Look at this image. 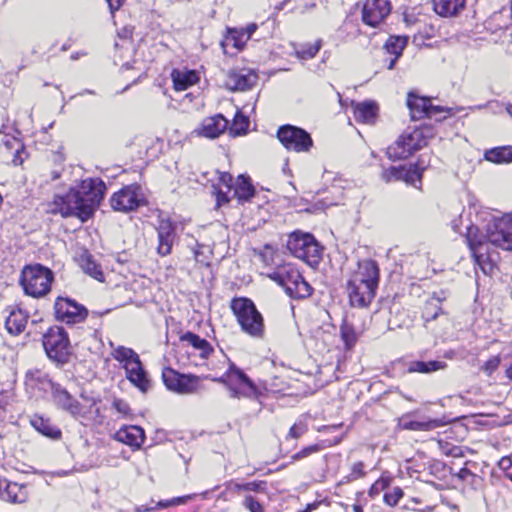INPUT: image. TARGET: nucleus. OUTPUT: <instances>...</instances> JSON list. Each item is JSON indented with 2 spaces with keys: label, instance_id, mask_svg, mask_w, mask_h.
Masks as SVG:
<instances>
[{
  "label": "nucleus",
  "instance_id": "nucleus-11",
  "mask_svg": "<svg viewBox=\"0 0 512 512\" xmlns=\"http://www.w3.org/2000/svg\"><path fill=\"white\" fill-rule=\"evenodd\" d=\"M277 137L282 145L289 151L297 153L308 152L313 146V140L304 129L284 125L278 129Z\"/></svg>",
  "mask_w": 512,
  "mask_h": 512
},
{
  "label": "nucleus",
  "instance_id": "nucleus-36",
  "mask_svg": "<svg viewBox=\"0 0 512 512\" xmlns=\"http://www.w3.org/2000/svg\"><path fill=\"white\" fill-rule=\"evenodd\" d=\"M248 37L243 33L241 29H229L225 38L221 41V46L225 53L231 46L237 50H242L245 44L248 42Z\"/></svg>",
  "mask_w": 512,
  "mask_h": 512
},
{
  "label": "nucleus",
  "instance_id": "nucleus-13",
  "mask_svg": "<svg viewBox=\"0 0 512 512\" xmlns=\"http://www.w3.org/2000/svg\"><path fill=\"white\" fill-rule=\"evenodd\" d=\"M231 384L229 392L232 398H257L259 395L258 388L253 381L239 368L230 364V372L228 374Z\"/></svg>",
  "mask_w": 512,
  "mask_h": 512
},
{
  "label": "nucleus",
  "instance_id": "nucleus-33",
  "mask_svg": "<svg viewBox=\"0 0 512 512\" xmlns=\"http://www.w3.org/2000/svg\"><path fill=\"white\" fill-rule=\"evenodd\" d=\"M31 425L42 435L51 439H58L61 436L60 429L53 425L49 419L34 415L30 420Z\"/></svg>",
  "mask_w": 512,
  "mask_h": 512
},
{
  "label": "nucleus",
  "instance_id": "nucleus-61",
  "mask_svg": "<svg viewBox=\"0 0 512 512\" xmlns=\"http://www.w3.org/2000/svg\"><path fill=\"white\" fill-rule=\"evenodd\" d=\"M241 30L248 37V39H250L252 34L257 30V25L255 23H251L245 28H241Z\"/></svg>",
  "mask_w": 512,
  "mask_h": 512
},
{
  "label": "nucleus",
  "instance_id": "nucleus-12",
  "mask_svg": "<svg viewBox=\"0 0 512 512\" xmlns=\"http://www.w3.org/2000/svg\"><path fill=\"white\" fill-rule=\"evenodd\" d=\"M54 312L57 320L67 324L81 323L88 315V311L83 305L65 297H58L56 299Z\"/></svg>",
  "mask_w": 512,
  "mask_h": 512
},
{
  "label": "nucleus",
  "instance_id": "nucleus-32",
  "mask_svg": "<svg viewBox=\"0 0 512 512\" xmlns=\"http://www.w3.org/2000/svg\"><path fill=\"white\" fill-rule=\"evenodd\" d=\"M464 5L465 0H433L434 11L444 17L456 15Z\"/></svg>",
  "mask_w": 512,
  "mask_h": 512
},
{
  "label": "nucleus",
  "instance_id": "nucleus-27",
  "mask_svg": "<svg viewBox=\"0 0 512 512\" xmlns=\"http://www.w3.org/2000/svg\"><path fill=\"white\" fill-rule=\"evenodd\" d=\"M171 78L175 90L184 91L196 84L199 80L198 74L194 70L174 69Z\"/></svg>",
  "mask_w": 512,
  "mask_h": 512
},
{
  "label": "nucleus",
  "instance_id": "nucleus-25",
  "mask_svg": "<svg viewBox=\"0 0 512 512\" xmlns=\"http://www.w3.org/2000/svg\"><path fill=\"white\" fill-rule=\"evenodd\" d=\"M9 130H13V128L9 126V120L7 118L6 123H3L0 128V134L5 135L2 140V145L7 152L13 154V163L15 165L21 164L22 159L19 158V152L23 149V145L18 138L9 135Z\"/></svg>",
  "mask_w": 512,
  "mask_h": 512
},
{
  "label": "nucleus",
  "instance_id": "nucleus-46",
  "mask_svg": "<svg viewBox=\"0 0 512 512\" xmlns=\"http://www.w3.org/2000/svg\"><path fill=\"white\" fill-rule=\"evenodd\" d=\"M233 489L236 491H255V492H261L266 489V482L265 481H253L248 483H233Z\"/></svg>",
  "mask_w": 512,
  "mask_h": 512
},
{
  "label": "nucleus",
  "instance_id": "nucleus-35",
  "mask_svg": "<svg viewBox=\"0 0 512 512\" xmlns=\"http://www.w3.org/2000/svg\"><path fill=\"white\" fill-rule=\"evenodd\" d=\"M28 499V490L25 485L8 481L4 490V499L11 503H24Z\"/></svg>",
  "mask_w": 512,
  "mask_h": 512
},
{
  "label": "nucleus",
  "instance_id": "nucleus-4",
  "mask_svg": "<svg viewBox=\"0 0 512 512\" xmlns=\"http://www.w3.org/2000/svg\"><path fill=\"white\" fill-rule=\"evenodd\" d=\"M231 310L244 333L254 338H263L264 320L252 300L244 297L234 298Z\"/></svg>",
  "mask_w": 512,
  "mask_h": 512
},
{
  "label": "nucleus",
  "instance_id": "nucleus-22",
  "mask_svg": "<svg viewBox=\"0 0 512 512\" xmlns=\"http://www.w3.org/2000/svg\"><path fill=\"white\" fill-rule=\"evenodd\" d=\"M124 370L126 378L141 392L146 393L150 389L151 382L140 358L131 365H128Z\"/></svg>",
  "mask_w": 512,
  "mask_h": 512
},
{
  "label": "nucleus",
  "instance_id": "nucleus-57",
  "mask_svg": "<svg viewBox=\"0 0 512 512\" xmlns=\"http://www.w3.org/2000/svg\"><path fill=\"white\" fill-rule=\"evenodd\" d=\"M219 181L226 186L228 189L232 188L233 177L227 172H223L219 176Z\"/></svg>",
  "mask_w": 512,
  "mask_h": 512
},
{
  "label": "nucleus",
  "instance_id": "nucleus-38",
  "mask_svg": "<svg viewBox=\"0 0 512 512\" xmlns=\"http://www.w3.org/2000/svg\"><path fill=\"white\" fill-rule=\"evenodd\" d=\"M484 158L496 164L512 162V147L501 146L489 149L485 152Z\"/></svg>",
  "mask_w": 512,
  "mask_h": 512
},
{
  "label": "nucleus",
  "instance_id": "nucleus-58",
  "mask_svg": "<svg viewBox=\"0 0 512 512\" xmlns=\"http://www.w3.org/2000/svg\"><path fill=\"white\" fill-rule=\"evenodd\" d=\"M184 498H174L172 500H169V501H160L158 503V506L161 507V508H166V507H169L170 505H176V504H180V503H184Z\"/></svg>",
  "mask_w": 512,
  "mask_h": 512
},
{
  "label": "nucleus",
  "instance_id": "nucleus-6",
  "mask_svg": "<svg viewBox=\"0 0 512 512\" xmlns=\"http://www.w3.org/2000/svg\"><path fill=\"white\" fill-rule=\"evenodd\" d=\"M287 249L298 259L306 262L311 267H316L322 258V246L310 233L300 231L289 235Z\"/></svg>",
  "mask_w": 512,
  "mask_h": 512
},
{
  "label": "nucleus",
  "instance_id": "nucleus-8",
  "mask_svg": "<svg viewBox=\"0 0 512 512\" xmlns=\"http://www.w3.org/2000/svg\"><path fill=\"white\" fill-rule=\"evenodd\" d=\"M207 378L208 376L181 374L172 368H165L162 371V379L167 389L179 394L199 392L204 388L202 380Z\"/></svg>",
  "mask_w": 512,
  "mask_h": 512
},
{
  "label": "nucleus",
  "instance_id": "nucleus-19",
  "mask_svg": "<svg viewBox=\"0 0 512 512\" xmlns=\"http://www.w3.org/2000/svg\"><path fill=\"white\" fill-rule=\"evenodd\" d=\"M257 80L258 76L252 70L230 71L226 77L225 86L231 91H245L251 89Z\"/></svg>",
  "mask_w": 512,
  "mask_h": 512
},
{
  "label": "nucleus",
  "instance_id": "nucleus-59",
  "mask_svg": "<svg viewBox=\"0 0 512 512\" xmlns=\"http://www.w3.org/2000/svg\"><path fill=\"white\" fill-rule=\"evenodd\" d=\"M229 372H230V368H229V369H228V371H227L224 375H222L221 377L211 378V380H212V381H214V382L223 383V384L227 385V387L229 388V385L231 384L230 379H229V376H228Z\"/></svg>",
  "mask_w": 512,
  "mask_h": 512
},
{
  "label": "nucleus",
  "instance_id": "nucleus-42",
  "mask_svg": "<svg viewBox=\"0 0 512 512\" xmlns=\"http://www.w3.org/2000/svg\"><path fill=\"white\" fill-rule=\"evenodd\" d=\"M340 335L344 342L345 348L348 350L354 347L358 340V334L355 331V328L347 321L342 323L340 327Z\"/></svg>",
  "mask_w": 512,
  "mask_h": 512
},
{
  "label": "nucleus",
  "instance_id": "nucleus-15",
  "mask_svg": "<svg viewBox=\"0 0 512 512\" xmlns=\"http://www.w3.org/2000/svg\"><path fill=\"white\" fill-rule=\"evenodd\" d=\"M349 280L355 281L360 285L366 284L378 287L379 267L377 263L371 259L359 261L357 268L352 272Z\"/></svg>",
  "mask_w": 512,
  "mask_h": 512
},
{
  "label": "nucleus",
  "instance_id": "nucleus-10",
  "mask_svg": "<svg viewBox=\"0 0 512 512\" xmlns=\"http://www.w3.org/2000/svg\"><path fill=\"white\" fill-rule=\"evenodd\" d=\"M43 346L47 356L58 362L65 363L70 354L69 339L63 328L52 327L43 337Z\"/></svg>",
  "mask_w": 512,
  "mask_h": 512
},
{
  "label": "nucleus",
  "instance_id": "nucleus-64",
  "mask_svg": "<svg viewBox=\"0 0 512 512\" xmlns=\"http://www.w3.org/2000/svg\"><path fill=\"white\" fill-rule=\"evenodd\" d=\"M6 484L8 480L0 477V498L4 499V490H6Z\"/></svg>",
  "mask_w": 512,
  "mask_h": 512
},
{
  "label": "nucleus",
  "instance_id": "nucleus-9",
  "mask_svg": "<svg viewBox=\"0 0 512 512\" xmlns=\"http://www.w3.org/2000/svg\"><path fill=\"white\" fill-rule=\"evenodd\" d=\"M147 204L141 186L131 184L115 192L110 198V205L114 211L128 213Z\"/></svg>",
  "mask_w": 512,
  "mask_h": 512
},
{
  "label": "nucleus",
  "instance_id": "nucleus-17",
  "mask_svg": "<svg viewBox=\"0 0 512 512\" xmlns=\"http://www.w3.org/2000/svg\"><path fill=\"white\" fill-rule=\"evenodd\" d=\"M450 420L445 416L441 418L422 417L419 420L410 419V415H404L399 420V426L404 430L429 432L446 426Z\"/></svg>",
  "mask_w": 512,
  "mask_h": 512
},
{
  "label": "nucleus",
  "instance_id": "nucleus-3",
  "mask_svg": "<svg viewBox=\"0 0 512 512\" xmlns=\"http://www.w3.org/2000/svg\"><path fill=\"white\" fill-rule=\"evenodd\" d=\"M267 277L284 288L287 295L294 299L309 297L313 288L303 278L299 270L291 263L276 266Z\"/></svg>",
  "mask_w": 512,
  "mask_h": 512
},
{
  "label": "nucleus",
  "instance_id": "nucleus-63",
  "mask_svg": "<svg viewBox=\"0 0 512 512\" xmlns=\"http://www.w3.org/2000/svg\"><path fill=\"white\" fill-rule=\"evenodd\" d=\"M406 166H399L395 181H405Z\"/></svg>",
  "mask_w": 512,
  "mask_h": 512
},
{
  "label": "nucleus",
  "instance_id": "nucleus-62",
  "mask_svg": "<svg viewBox=\"0 0 512 512\" xmlns=\"http://www.w3.org/2000/svg\"><path fill=\"white\" fill-rule=\"evenodd\" d=\"M8 404V395L0 394V419L3 417L5 406Z\"/></svg>",
  "mask_w": 512,
  "mask_h": 512
},
{
  "label": "nucleus",
  "instance_id": "nucleus-45",
  "mask_svg": "<svg viewBox=\"0 0 512 512\" xmlns=\"http://www.w3.org/2000/svg\"><path fill=\"white\" fill-rule=\"evenodd\" d=\"M390 483H391V478L390 477L384 476V475L381 476L370 487L369 492H368L369 496L372 497V498L378 496L381 492H383L386 489H388V487L390 486Z\"/></svg>",
  "mask_w": 512,
  "mask_h": 512
},
{
  "label": "nucleus",
  "instance_id": "nucleus-43",
  "mask_svg": "<svg viewBox=\"0 0 512 512\" xmlns=\"http://www.w3.org/2000/svg\"><path fill=\"white\" fill-rule=\"evenodd\" d=\"M407 44V37L391 36L385 43V50L388 54L396 57L402 55V51Z\"/></svg>",
  "mask_w": 512,
  "mask_h": 512
},
{
  "label": "nucleus",
  "instance_id": "nucleus-37",
  "mask_svg": "<svg viewBox=\"0 0 512 512\" xmlns=\"http://www.w3.org/2000/svg\"><path fill=\"white\" fill-rule=\"evenodd\" d=\"M25 385L29 388L46 389L47 386L52 387L51 381L48 379V375L37 368L29 369L25 375Z\"/></svg>",
  "mask_w": 512,
  "mask_h": 512
},
{
  "label": "nucleus",
  "instance_id": "nucleus-26",
  "mask_svg": "<svg viewBox=\"0 0 512 512\" xmlns=\"http://www.w3.org/2000/svg\"><path fill=\"white\" fill-rule=\"evenodd\" d=\"M179 339L182 343L191 346L203 359L207 358L210 353L213 352L211 344L206 339L201 338L193 332L187 331L181 334Z\"/></svg>",
  "mask_w": 512,
  "mask_h": 512
},
{
  "label": "nucleus",
  "instance_id": "nucleus-2",
  "mask_svg": "<svg viewBox=\"0 0 512 512\" xmlns=\"http://www.w3.org/2000/svg\"><path fill=\"white\" fill-rule=\"evenodd\" d=\"M469 248L478 265L492 261L494 249L512 251V214L494 219L487 225L485 233L470 227L467 232Z\"/></svg>",
  "mask_w": 512,
  "mask_h": 512
},
{
  "label": "nucleus",
  "instance_id": "nucleus-29",
  "mask_svg": "<svg viewBox=\"0 0 512 512\" xmlns=\"http://www.w3.org/2000/svg\"><path fill=\"white\" fill-rule=\"evenodd\" d=\"M355 119L363 123H373L378 107L373 101L352 102Z\"/></svg>",
  "mask_w": 512,
  "mask_h": 512
},
{
  "label": "nucleus",
  "instance_id": "nucleus-34",
  "mask_svg": "<svg viewBox=\"0 0 512 512\" xmlns=\"http://www.w3.org/2000/svg\"><path fill=\"white\" fill-rule=\"evenodd\" d=\"M110 347L112 348L111 356L122 365L123 369L140 358L131 348L122 345L116 346L112 342H110Z\"/></svg>",
  "mask_w": 512,
  "mask_h": 512
},
{
  "label": "nucleus",
  "instance_id": "nucleus-20",
  "mask_svg": "<svg viewBox=\"0 0 512 512\" xmlns=\"http://www.w3.org/2000/svg\"><path fill=\"white\" fill-rule=\"evenodd\" d=\"M53 400L56 405L69 412L75 418L84 416L83 407L70 393L60 385H52Z\"/></svg>",
  "mask_w": 512,
  "mask_h": 512
},
{
  "label": "nucleus",
  "instance_id": "nucleus-53",
  "mask_svg": "<svg viewBox=\"0 0 512 512\" xmlns=\"http://www.w3.org/2000/svg\"><path fill=\"white\" fill-rule=\"evenodd\" d=\"M499 364V356H493L485 362L483 370L487 373V375H491L498 368Z\"/></svg>",
  "mask_w": 512,
  "mask_h": 512
},
{
  "label": "nucleus",
  "instance_id": "nucleus-23",
  "mask_svg": "<svg viewBox=\"0 0 512 512\" xmlns=\"http://www.w3.org/2000/svg\"><path fill=\"white\" fill-rule=\"evenodd\" d=\"M175 231L171 222L161 221L158 227V247L157 252L161 256H167L172 251Z\"/></svg>",
  "mask_w": 512,
  "mask_h": 512
},
{
  "label": "nucleus",
  "instance_id": "nucleus-51",
  "mask_svg": "<svg viewBox=\"0 0 512 512\" xmlns=\"http://www.w3.org/2000/svg\"><path fill=\"white\" fill-rule=\"evenodd\" d=\"M318 451H320L319 445H317V444L310 445L308 447L303 448L301 451L295 453L294 455H292L291 458L294 461L300 460V459L308 457L309 455L316 453Z\"/></svg>",
  "mask_w": 512,
  "mask_h": 512
},
{
  "label": "nucleus",
  "instance_id": "nucleus-50",
  "mask_svg": "<svg viewBox=\"0 0 512 512\" xmlns=\"http://www.w3.org/2000/svg\"><path fill=\"white\" fill-rule=\"evenodd\" d=\"M243 505L250 512H264L263 506L251 495L245 497Z\"/></svg>",
  "mask_w": 512,
  "mask_h": 512
},
{
  "label": "nucleus",
  "instance_id": "nucleus-60",
  "mask_svg": "<svg viewBox=\"0 0 512 512\" xmlns=\"http://www.w3.org/2000/svg\"><path fill=\"white\" fill-rule=\"evenodd\" d=\"M106 1L108 3L109 9H110L112 14L115 11H117L121 7V5L123 3V0H106Z\"/></svg>",
  "mask_w": 512,
  "mask_h": 512
},
{
  "label": "nucleus",
  "instance_id": "nucleus-28",
  "mask_svg": "<svg viewBox=\"0 0 512 512\" xmlns=\"http://www.w3.org/2000/svg\"><path fill=\"white\" fill-rule=\"evenodd\" d=\"M77 262L85 274L100 282L104 281V274L101 266L95 261L94 257L90 253L83 251L77 257Z\"/></svg>",
  "mask_w": 512,
  "mask_h": 512
},
{
  "label": "nucleus",
  "instance_id": "nucleus-47",
  "mask_svg": "<svg viewBox=\"0 0 512 512\" xmlns=\"http://www.w3.org/2000/svg\"><path fill=\"white\" fill-rule=\"evenodd\" d=\"M403 495V490L400 487H394L390 491L385 492L383 499L385 504L394 507L398 504Z\"/></svg>",
  "mask_w": 512,
  "mask_h": 512
},
{
  "label": "nucleus",
  "instance_id": "nucleus-16",
  "mask_svg": "<svg viewBox=\"0 0 512 512\" xmlns=\"http://www.w3.org/2000/svg\"><path fill=\"white\" fill-rule=\"evenodd\" d=\"M377 287L348 280L347 292L353 307L365 308L370 305L376 295Z\"/></svg>",
  "mask_w": 512,
  "mask_h": 512
},
{
  "label": "nucleus",
  "instance_id": "nucleus-40",
  "mask_svg": "<svg viewBox=\"0 0 512 512\" xmlns=\"http://www.w3.org/2000/svg\"><path fill=\"white\" fill-rule=\"evenodd\" d=\"M446 363L442 361H413L408 367L410 373H431L446 368Z\"/></svg>",
  "mask_w": 512,
  "mask_h": 512
},
{
  "label": "nucleus",
  "instance_id": "nucleus-39",
  "mask_svg": "<svg viewBox=\"0 0 512 512\" xmlns=\"http://www.w3.org/2000/svg\"><path fill=\"white\" fill-rule=\"evenodd\" d=\"M235 194L239 200L248 201L255 194V188L250 178L245 175H239L235 185Z\"/></svg>",
  "mask_w": 512,
  "mask_h": 512
},
{
  "label": "nucleus",
  "instance_id": "nucleus-49",
  "mask_svg": "<svg viewBox=\"0 0 512 512\" xmlns=\"http://www.w3.org/2000/svg\"><path fill=\"white\" fill-rule=\"evenodd\" d=\"M364 475H365L364 464H363V462L359 461V462H356V463H354L352 465L351 472L347 476V480L348 481H354V480H357L359 478H362Z\"/></svg>",
  "mask_w": 512,
  "mask_h": 512
},
{
  "label": "nucleus",
  "instance_id": "nucleus-48",
  "mask_svg": "<svg viewBox=\"0 0 512 512\" xmlns=\"http://www.w3.org/2000/svg\"><path fill=\"white\" fill-rule=\"evenodd\" d=\"M249 125V121L247 117L242 114H236L233 125L231 128V132H234L236 135H240L246 132Z\"/></svg>",
  "mask_w": 512,
  "mask_h": 512
},
{
  "label": "nucleus",
  "instance_id": "nucleus-30",
  "mask_svg": "<svg viewBox=\"0 0 512 512\" xmlns=\"http://www.w3.org/2000/svg\"><path fill=\"white\" fill-rule=\"evenodd\" d=\"M445 299L446 296L444 295V292H440V294L434 293L425 301L422 310V318L425 322L433 321L443 313L441 302Z\"/></svg>",
  "mask_w": 512,
  "mask_h": 512
},
{
  "label": "nucleus",
  "instance_id": "nucleus-14",
  "mask_svg": "<svg viewBox=\"0 0 512 512\" xmlns=\"http://www.w3.org/2000/svg\"><path fill=\"white\" fill-rule=\"evenodd\" d=\"M391 12L389 0H363L362 21L371 27L379 25Z\"/></svg>",
  "mask_w": 512,
  "mask_h": 512
},
{
  "label": "nucleus",
  "instance_id": "nucleus-54",
  "mask_svg": "<svg viewBox=\"0 0 512 512\" xmlns=\"http://www.w3.org/2000/svg\"><path fill=\"white\" fill-rule=\"evenodd\" d=\"M112 407L119 414L124 415V416L130 412V408H129V405L127 404V402H125L124 400H121V399H115L112 402Z\"/></svg>",
  "mask_w": 512,
  "mask_h": 512
},
{
  "label": "nucleus",
  "instance_id": "nucleus-18",
  "mask_svg": "<svg viewBox=\"0 0 512 512\" xmlns=\"http://www.w3.org/2000/svg\"><path fill=\"white\" fill-rule=\"evenodd\" d=\"M228 126V120L221 114H216L203 119L201 124L194 129L193 134L200 137L215 139L219 137Z\"/></svg>",
  "mask_w": 512,
  "mask_h": 512
},
{
  "label": "nucleus",
  "instance_id": "nucleus-56",
  "mask_svg": "<svg viewBox=\"0 0 512 512\" xmlns=\"http://www.w3.org/2000/svg\"><path fill=\"white\" fill-rule=\"evenodd\" d=\"M498 467L503 471H508L512 468V454L502 457L498 462Z\"/></svg>",
  "mask_w": 512,
  "mask_h": 512
},
{
  "label": "nucleus",
  "instance_id": "nucleus-55",
  "mask_svg": "<svg viewBox=\"0 0 512 512\" xmlns=\"http://www.w3.org/2000/svg\"><path fill=\"white\" fill-rule=\"evenodd\" d=\"M397 172H398V167H396V166H391L390 168L385 169V170L382 172V179H383L385 182L395 181V179H396V175H397Z\"/></svg>",
  "mask_w": 512,
  "mask_h": 512
},
{
  "label": "nucleus",
  "instance_id": "nucleus-21",
  "mask_svg": "<svg viewBox=\"0 0 512 512\" xmlns=\"http://www.w3.org/2000/svg\"><path fill=\"white\" fill-rule=\"evenodd\" d=\"M407 106L412 120L432 117L436 112L442 111V108L432 106L428 98L416 96L412 92L408 94Z\"/></svg>",
  "mask_w": 512,
  "mask_h": 512
},
{
  "label": "nucleus",
  "instance_id": "nucleus-52",
  "mask_svg": "<svg viewBox=\"0 0 512 512\" xmlns=\"http://www.w3.org/2000/svg\"><path fill=\"white\" fill-rule=\"evenodd\" d=\"M307 431V425L305 423H295L289 430V437L298 439Z\"/></svg>",
  "mask_w": 512,
  "mask_h": 512
},
{
  "label": "nucleus",
  "instance_id": "nucleus-31",
  "mask_svg": "<svg viewBox=\"0 0 512 512\" xmlns=\"http://www.w3.org/2000/svg\"><path fill=\"white\" fill-rule=\"evenodd\" d=\"M28 315L21 309L13 310L6 319L5 326L12 335L22 333L27 325Z\"/></svg>",
  "mask_w": 512,
  "mask_h": 512
},
{
  "label": "nucleus",
  "instance_id": "nucleus-5",
  "mask_svg": "<svg viewBox=\"0 0 512 512\" xmlns=\"http://www.w3.org/2000/svg\"><path fill=\"white\" fill-rule=\"evenodd\" d=\"M54 279L53 272L40 264L25 266L20 277V285L26 295L40 298L49 293Z\"/></svg>",
  "mask_w": 512,
  "mask_h": 512
},
{
  "label": "nucleus",
  "instance_id": "nucleus-7",
  "mask_svg": "<svg viewBox=\"0 0 512 512\" xmlns=\"http://www.w3.org/2000/svg\"><path fill=\"white\" fill-rule=\"evenodd\" d=\"M429 137V128H417L409 133H403L387 148L386 154L393 161L406 159L415 151L426 146Z\"/></svg>",
  "mask_w": 512,
  "mask_h": 512
},
{
  "label": "nucleus",
  "instance_id": "nucleus-24",
  "mask_svg": "<svg viewBox=\"0 0 512 512\" xmlns=\"http://www.w3.org/2000/svg\"><path fill=\"white\" fill-rule=\"evenodd\" d=\"M116 439L131 447L139 448L144 442L145 434L141 427L131 425L118 430Z\"/></svg>",
  "mask_w": 512,
  "mask_h": 512
},
{
  "label": "nucleus",
  "instance_id": "nucleus-44",
  "mask_svg": "<svg viewBox=\"0 0 512 512\" xmlns=\"http://www.w3.org/2000/svg\"><path fill=\"white\" fill-rule=\"evenodd\" d=\"M423 170L424 167H420L418 164L406 166V176L404 182L416 186V182L421 181Z\"/></svg>",
  "mask_w": 512,
  "mask_h": 512
},
{
  "label": "nucleus",
  "instance_id": "nucleus-41",
  "mask_svg": "<svg viewBox=\"0 0 512 512\" xmlns=\"http://www.w3.org/2000/svg\"><path fill=\"white\" fill-rule=\"evenodd\" d=\"M322 47V40L318 39L314 43H304L295 47V55L300 60H309L314 58Z\"/></svg>",
  "mask_w": 512,
  "mask_h": 512
},
{
  "label": "nucleus",
  "instance_id": "nucleus-1",
  "mask_svg": "<svg viewBox=\"0 0 512 512\" xmlns=\"http://www.w3.org/2000/svg\"><path fill=\"white\" fill-rule=\"evenodd\" d=\"M106 191L105 183L99 178H88L78 189L71 188L65 194H57L49 204V211L62 217H77L81 222L90 219Z\"/></svg>",
  "mask_w": 512,
  "mask_h": 512
}]
</instances>
